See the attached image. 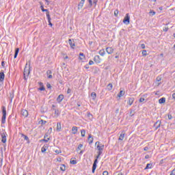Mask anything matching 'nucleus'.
Wrapping results in <instances>:
<instances>
[{
  "mask_svg": "<svg viewBox=\"0 0 175 175\" xmlns=\"http://www.w3.org/2000/svg\"><path fill=\"white\" fill-rule=\"evenodd\" d=\"M55 152L56 154H61V150H56L55 151Z\"/></svg>",
  "mask_w": 175,
  "mask_h": 175,
  "instance_id": "052dcab7",
  "label": "nucleus"
},
{
  "mask_svg": "<svg viewBox=\"0 0 175 175\" xmlns=\"http://www.w3.org/2000/svg\"><path fill=\"white\" fill-rule=\"evenodd\" d=\"M53 74V72L50 70H48L46 71V75L48 76V79H53V75H51Z\"/></svg>",
  "mask_w": 175,
  "mask_h": 175,
  "instance_id": "dca6fc26",
  "label": "nucleus"
},
{
  "mask_svg": "<svg viewBox=\"0 0 175 175\" xmlns=\"http://www.w3.org/2000/svg\"><path fill=\"white\" fill-rule=\"evenodd\" d=\"M85 69H90V66H89L88 64H86V65L85 66Z\"/></svg>",
  "mask_w": 175,
  "mask_h": 175,
  "instance_id": "69168bd1",
  "label": "nucleus"
},
{
  "mask_svg": "<svg viewBox=\"0 0 175 175\" xmlns=\"http://www.w3.org/2000/svg\"><path fill=\"white\" fill-rule=\"evenodd\" d=\"M5 80V73L3 72H0V81H3Z\"/></svg>",
  "mask_w": 175,
  "mask_h": 175,
  "instance_id": "f3484780",
  "label": "nucleus"
},
{
  "mask_svg": "<svg viewBox=\"0 0 175 175\" xmlns=\"http://www.w3.org/2000/svg\"><path fill=\"white\" fill-rule=\"evenodd\" d=\"M22 137L24 138L25 140H26L27 142H29V138L28 137V136L24 135V134H21Z\"/></svg>",
  "mask_w": 175,
  "mask_h": 175,
  "instance_id": "7c9ffc66",
  "label": "nucleus"
},
{
  "mask_svg": "<svg viewBox=\"0 0 175 175\" xmlns=\"http://www.w3.org/2000/svg\"><path fill=\"white\" fill-rule=\"evenodd\" d=\"M114 16L115 17H117V16H118V10H116L114 11Z\"/></svg>",
  "mask_w": 175,
  "mask_h": 175,
  "instance_id": "c03bdc74",
  "label": "nucleus"
},
{
  "mask_svg": "<svg viewBox=\"0 0 175 175\" xmlns=\"http://www.w3.org/2000/svg\"><path fill=\"white\" fill-rule=\"evenodd\" d=\"M53 110H54L55 114V116H57V117L59 116V114H61V111H59V109H53Z\"/></svg>",
  "mask_w": 175,
  "mask_h": 175,
  "instance_id": "aec40b11",
  "label": "nucleus"
},
{
  "mask_svg": "<svg viewBox=\"0 0 175 175\" xmlns=\"http://www.w3.org/2000/svg\"><path fill=\"white\" fill-rule=\"evenodd\" d=\"M130 20H131V16H129V14H126V16L123 20L124 24H126V25H129V23H131Z\"/></svg>",
  "mask_w": 175,
  "mask_h": 175,
  "instance_id": "f03ea898",
  "label": "nucleus"
},
{
  "mask_svg": "<svg viewBox=\"0 0 175 175\" xmlns=\"http://www.w3.org/2000/svg\"><path fill=\"white\" fill-rule=\"evenodd\" d=\"M142 49H146V45L144 44H141Z\"/></svg>",
  "mask_w": 175,
  "mask_h": 175,
  "instance_id": "e2e57ef3",
  "label": "nucleus"
},
{
  "mask_svg": "<svg viewBox=\"0 0 175 175\" xmlns=\"http://www.w3.org/2000/svg\"><path fill=\"white\" fill-rule=\"evenodd\" d=\"M89 65H94V61L90 60Z\"/></svg>",
  "mask_w": 175,
  "mask_h": 175,
  "instance_id": "bf43d9fd",
  "label": "nucleus"
},
{
  "mask_svg": "<svg viewBox=\"0 0 175 175\" xmlns=\"http://www.w3.org/2000/svg\"><path fill=\"white\" fill-rule=\"evenodd\" d=\"M83 57V58H84V53H79V59H83V57Z\"/></svg>",
  "mask_w": 175,
  "mask_h": 175,
  "instance_id": "79ce46f5",
  "label": "nucleus"
},
{
  "mask_svg": "<svg viewBox=\"0 0 175 175\" xmlns=\"http://www.w3.org/2000/svg\"><path fill=\"white\" fill-rule=\"evenodd\" d=\"M72 135H76V133H77V126H72Z\"/></svg>",
  "mask_w": 175,
  "mask_h": 175,
  "instance_id": "412c9836",
  "label": "nucleus"
},
{
  "mask_svg": "<svg viewBox=\"0 0 175 175\" xmlns=\"http://www.w3.org/2000/svg\"><path fill=\"white\" fill-rule=\"evenodd\" d=\"M21 115L23 116L25 118H26V117H28V111L26 109H22Z\"/></svg>",
  "mask_w": 175,
  "mask_h": 175,
  "instance_id": "4468645a",
  "label": "nucleus"
},
{
  "mask_svg": "<svg viewBox=\"0 0 175 175\" xmlns=\"http://www.w3.org/2000/svg\"><path fill=\"white\" fill-rule=\"evenodd\" d=\"M1 142L6 143V133L3 132L1 133Z\"/></svg>",
  "mask_w": 175,
  "mask_h": 175,
  "instance_id": "20e7f679",
  "label": "nucleus"
},
{
  "mask_svg": "<svg viewBox=\"0 0 175 175\" xmlns=\"http://www.w3.org/2000/svg\"><path fill=\"white\" fill-rule=\"evenodd\" d=\"M88 141H89V144H92V143H94V137H92V135L91 134L88 135Z\"/></svg>",
  "mask_w": 175,
  "mask_h": 175,
  "instance_id": "2eb2a0df",
  "label": "nucleus"
},
{
  "mask_svg": "<svg viewBox=\"0 0 175 175\" xmlns=\"http://www.w3.org/2000/svg\"><path fill=\"white\" fill-rule=\"evenodd\" d=\"M81 148H83V144H80L77 147V150H81Z\"/></svg>",
  "mask_w": 175,
  "mask_h": 175,
  "instance_id": "49530a36",
  "label": "nucleus"
},
{
  "mask_svg": "<svg viewBox=\"0 0 175 175\" xmlns=\"http://www.w3.org/2000/svg\"><path fill=\"white\" fill-rule=\"evenodd\" d=\"M46 88H49V89L51 88V84H50L49 83H46Z\"/></svg>",
  "mask_w": 175,
  "mask_h": 175,
  "instance_id": "8fccbe9b",
  "label": "nucleus"
},
{
  "mask_svg": "<svg viewBox=\"0 0 175 175\" xmlns=\"http://www.w3.org/2000/svg\"><path fill=\"white\" fill-rule=\"evenodd\" d=\"M1 66H3V67L5 66V62H1Z\"/></svg>",
  "mask_w": 175,
  "mask_h": 175,
  "instance_id": "338daca9",
  "label": "nucleus"
},
{
  "mask_svg": "<svg viewBox=\"0 0 175 175\" xmlns=\"http://www.w3.org/2000/svg\"><path fill=\"white\" fill-rule=\"evenodd\" d=\"M94 61L96 64H100V57L99 55L94 56Z\"/></svg>",
  "mask_w": 175,
  "mask_h": 175,
  "instance_id": "0eeeda50",
  "label": "nucleus"
},
{
  "mask_svg": "<svg viewBox=\"0 0 175 175\" xmlns=\"http://www.w3.org/2000/svg\"><path fill=\"white\" fill-rule=\"evenodd\" d=\"M124 95H125V92H124L123 90H120L119 94H118V96L119 98H121V96H124Z\"/></svg>",
  "mask_w": 175,
  "mask_h": 175,
  "instance_id": "393cba45",
  "label": "nucleus"
},
{
  "mask_svg": "<svg viewBox=\"0 0 175 175\" xmlns=\"http://www.w3.org/2000/svg\"><path fill=\"white\" fill-rule=\"evenodd\" d=\"M170 175H175V168L171 172Z\"/></svg>",
  "mask_w": 175,
  "mask_h": 175,
  "instance_id": "5fc2aeb1",
  "label": "nucleus"
},
{
  "mask_svg": "<svg viewBox=\"0 0 175 175\" xmlns=\"http://www.w3.org/2000/svg\"><path fill=\"white\" fill-rule=\"evenodd\" d=\"M151 166H152V164L148 163L145 167V170H147V169H151Z\"/></svg>",
  "mask_w": 175,
  "mask_h": 175,
  "instance_id": "c9c22d12",
  "label": "nucleus"
},
{
  "mask_svg": "<svg viewBox=\"0 0 175 175\" xmlns=\"http://www.w3.org/2000/svg\"><path fill=\"white\" fill-rule=\"evenodd\" d=\"M40 91H45L46 88H44V86H41L40 88H39Z\"/></svg>",
  "mask_w": 175,
  "mask_h": 175,
  "instance_id": "a18cd8bd",
  "label": "nucleus"
},
{
  "mask_svg": "<svg viewBox=\"0 0 175 175\" xmlns=\"http://www.w3.org/2000/svg\"><path fill=\"white\" fill-rule=\"evenodd\" d=\"M88 2H89V6L90 7V8H92V0H88Z\"/></svg>",
  "mask_w": 175,
  "mask_h": 175,
  "instance_id": "de8ad7c7",
  "label": "nucleus"
},
{
  "mask_svg": "<svg viewBox=\"0 0 175 175\" xmlns=\"http://www.w3.org/2000/svg\"><path fill=\"white\" fill-rule=\"evenodd\" d=\"M49 135H47V134H45L44 137V139H42L43 142H45V143H47L49 140L50 138H47Z\"/></svg>",
  "mask_w": 175,
  "mask_h": 175,
  "instance_id": "a878e982",
  "label": "nucleus"
},
{
  "mask_svg": "<svg viewBox=\"0 0 175 175\" xmlns=\"http://www.w3.org/2000/svg\"><path fill=\"white\" fill-rule=\"evenodd\" d=\"M2 113L3 116L1 118V124H5V122H6V107H2Z\"/></svg>",
  "mask_w": 175,
  "mask_h": 175,
  "instance_id": "f257e3e1",
  "label": "nucleus"
},
{
  "mask_svg": "<svg viewBox=\"0 0 175 175\" xmlns=\"http://www.w3.org/2000/svg\"><path fill=\"white\" fill-rule=\"evenodd\" d=\"M149 13L150 14H152V16H155L156 14V12L154 10H150Z\"/></svg>",
  "mask_w": 175,
  "mask_h": 175,
  "instance_id": "37998d69",
  "label": "nucleus"
},
{
  "mask_svg": "<svg viewBox=\"0 0 175 175\" xmlns=\"http://www.w3.org/2000/svg\"><path fill=\"white\" fill-rule=\"evenodd\" d=\"M103 152V150H98V155H102Z\"/></svg>",
  "mask_w": 175,
  "mask_h": 175,
  "instance_id": "13d9d810",
  "label": "nucleus"
},
{
  "mask_svg": "<svg viewBox=\"0 0 175 175\" xmlns=\"http://www.w3.org/2000/svg\"><path fill=\"white\" fill-rule=\"evenodd\" d=\"M98 54H100V55L103 57L105 55V54H106V52L105 51V49H101L99 51Z\"/></svg>",
  "mask_w": 175,
  "mask_h": 175,
  "instance_id": "cd10ccee",
  "label": "nucleus"
},
{
  "mask_svg": "<svg viewBox=\"0 0 175 175\" xmlns=\"http://www.w3.org/2000/svg\"><path fill=\"white\" fill-rule=\"evenodd\" d=\"M124 137H125V133L122 131L120 135L118 140H124Z\"/></svg>",
  "mask_w": 175,
  "mask_h": 175,
  "instance_id": "a211bd4d",
  "label": "nucleus"
},
{
  "mask_svg": "<svg viewBox=\"0 0 175 175\" xmlns=\"http://www.w3.org/2000/svg\"><path fill=\"white\" fill-rule=\"evenodd\" d=\"M107 88L108 91H111V90H113V84L109 83L107 86Z\"/></svg>",
  "mask_w": 175,
  "mask_h": 175,
  "instance_id": "bb28decb",
  "label": "nucleus"
},
{
  "mask_svg": "<svg viewBox=\"0 0 175 175\" xmlns=\"http://www.w3.org/2000/svg\"><path fill=\"white\" fill-rule=\"evenodd\" d=\"M128 99V105H129V106H132V105H133V102H135V98L132 97H129Z\"/></svg>",
  "mask_w": 175,
  "mask_h": 175,
  "instance_id": "9b49d317",
  "label": "nucleus"
},
{
  "mask_svg": "<svg viewBox=\"0 0 175 175\" xmlns=\"http://www.w3.org/2000/svg\"><path fill=\"white\" fill-rule=\"evenodd\" d=\"M96 148L98 151H103V149L105 148V145L102 144H100V145H97Z\"/></svg>",
  "mask_w": 175,
  "mask_h": 175,
  "instance_id": "f8f14e48",
  "label": "nucleus"
},
{
  "mask_svg": "<svg viewBox=\"0 0 175 175\" xmlns=\"http://www.w3.org/2000/svg\"><path fill=\"white\" fill-rule=\"evenodd\" d=\"M144 100H146V99L144 98H139L140 103H143Z\"/></svg>",
  "mask_w": 175,
  "mask_h": 175,
  "instance_id": "603ef678",
  "label": "nucleus"
},
{
  "mask_svg": "<svg viewBox=\"0 0 175 175\" xmlns=\"http://www.w3.org/2000/svg\"><path fill=\"white\" fill-rule=\"evenodd\" d=\"M46 17L48 19L49 25H50V27H53V23H51V17H50V14L47 13Z\"/></svg>",
  "mask_w": 175,
  "mask_h": 175,
  "instance_id": "ddd939ff",
  "label": "nucleus"
},
{
  "mask_svg": "<svg viewBox=\"0 0 175 175\" xmlns=\"http://www.w3.org/2000/svg\"><path fill=\"white\" fill-rule=\"evenodd\" d=\"M20 51V49L18 48H16L15 49V53H14V58L16 59L17 58V55H18V52Z\"/></svg>",
  "mask_w": 175,
  "mask_h": 175,
  "instance_id": "4be33fe9",
  "label": "nucleus"
},
{
  "mask_svg": "<svg viewBox=\"0 0 175 175\" xmlns=\"http://www.w3.org/2000/svg\"><path fill=\"white\" fill-rule=\"evenodd\" d=\"M167 117H168V120H172L173 118V117L172 116V114L170 113H168Z\"/></svg>",
  "mask_w": 175,
  "mask_h": 175,
  "instance_id": "09e8293b",
  "label": "nucleus"
},
{
  "mask_svg": "<svg viewBox=\"0 0 175 175\" xmlns=\"http://www.w3.org/2000/svg\"><path fill=\"white\" fill-rule=\"evenodd\" d=\"M40 9H41L42 12H46V15H47V13H48V14H50V12H49V10L44 9L43 5L40 6Z\"/></svg>",
  "mask_w": 175,
  "mask_h": 175,
  "instance_id": "b1692460",
  "label": "nucleus"
},
{
  "mask_svg": "<svg viewBox=\"0 0 175 175\" xmlns=\"http://www.w3.org/2000/svg\"><path fill=\"white\" fill-rule=\"evenodd\" d=\"M70 92H72V89L68 88L67 90V94H70Z\"/></svg>",
  "mask_w": 175,
  "mask_h": 175,
  "instance_id": "4d7b16f0",
  "label": "nucleus"
},
{
  "mask_svg": "<svg viewBox=\"0 0 175 175\" xmlns=\"http://www.w3.org/2000/svg\"><path fill=\"white\" fill-rule=\"evenodd\" d=\"M163 31H164V32H167V31H169V27H164Z\"/></svg>",
  "mask_w": 175,
  "mask_h": 175,
  "instance_id": "3c124183",
  "label": "nucleus"
},
{
  "mask_svg": "<svg viewBox=\"0 0 175 175\" xmlns=\"http://www.w3.org/2000/svg\"><path fill=\"white\" fill-rule=\"evenodd\" d=\"M172 98H173V99H175V93H173V94H172Z\"/></svg>",
  "mask_w": 175,
  "mask_h": 175,
  "instance_id": "774afa93",
  "label": "nucleus"
},
{
  "mask_svg": "<svg viewBox=\"0 0 175 175\" xmlns=\"http://www.w3.org/2000/svg\"><path fill=\"white\" fill-rule=\"evenodd\" d=\"M142 55H143L144 57H146V55H147V51L143 50V51H142Z\"/></svg>",
  "mask_w": 175,
  "mask_h": 175,
  "instance_id": "a19ab883",
  "label": "nucleus"
},
{
  "mask_svg": "<svg viewBox=\"0 0 175 175\" xmlns=\"http://www.w3.org/2000/svg\"><path fill=\"white\" fill-rule=\"evenodd\" d=\"M87 116H88V118H90V120H92L93 116L91 114L90 112H88Z\"/></svg>",
  "mask_w": 175,
  "mask_h": 175,
  "instance_id": "4c0bfd02",
  "label": "nucleus"
},
{
  "mask_svg": "<svg viewBox=\"0 0 175 175\" xmlns=\"http://www.w3.org/2000/svg\"><path fill=\"white\" fill-rule=\"evenodd\" d=\"M81 135L82 137H84L85 136V130L82 129L81 131Z\"/></svg>",
  "mask_w": 175,
  "mask_h": 175,
  "instance_id": "473e14b6",
  "label": "nucleus"
},
{
  "mask_svg": "<svg viewBox=\"0 0 175 175\" xmlns=\"http://www.w3.org/2000/svg\"><path fill=\"white\" fill-rule=\"evenodd\" d=\"M23 76H24L25 80L28 79V77L29 76V69H27V67L25 68Z\"/></svg>",
  "mask_w": 175,
  "mask_h": 175,
  "instance_id": "7ed1b4c3",
  "label": "nucleus"
},
{
  "mask_svg": "<svg viewBox=\"0 0 175 175\" xmlns=\"http://www.w3.org/2000/svg\"><path fill=\"white\" fill-rule=\"evenodd\" d=\"M94 164L98 165V159H96L93 163Z\"/></svg>",
  "mask_w": 175,
  "mask_h": 175,
  "instance_id": "680f3d73",
  "label": "nucleus"
},
{
  "mask_svg": "<svg viewBox=\"0 0 175 175\" xmlns=\"http://www.w3.org/2000/svg\"><path fill=\"white\" fill-rule=\"evenodd\" d=\"M68 43L70 44L71 49H75V46H76V44H75V40H73L72 39H69Z\"/></svg>",
  "mask_w": 175,
  "mask_h": 175,
  "instance_id": "1a4fd4ad",
  "label": "nucleus"
},
{
  "mask_svg": "<svg viewBox=\"0 0 175 175\" xmlns=\"http://www.w3.org/2000/svg\"><path fill=\"white\" fill-rule=\"evenodd\" d=\"M165 102H166V98L164 97L159 100V103H160V105H162V103H165Z\"/></svg>",
  "mask_w": 175,
  "mask_h": 175,
  "instance_id": "5701e85b",
  "label": "nucleus"
},
{
  "mask_svg": "<svg viewBox=\"0 0 175 175\" xmlns=\"http://www.w3.org/2000/svg\"><path fill=\"white\" fill-rule=\"evenodd\" d=\"M103 175H109V172H107V171H104V172H103Z\"/></svg>",
  "mask_w": 175,
  "mask_h": 175,
  "instance_id": "864d4df0",
  "label": "nucleus"
},
{
  "mask_svg": "<svg viewBox=\"0 0 175 175\" xmlns=\"http://www.w3.org/2000/svg\"><path fill=\"white\" fill-rule=\"evenodd\" d=\"M46 151H47V148H46V146H43L42 148H41V152H46Z\"/></svg>",
  "mask_w": 175,
  "mask_h": 175,
  "instance_id": "58836bf2",
  "label": "nucleus"
},
{
  "mask_svg": "<svg viewBox=\"0 0 175 175\" xmlns=\"http://www.w3.org/2000/svg\"><path fill=\"white\" fill-rule=\"evenodd\" d=\"M47 122L46 120H41L39 121V124H41V125H44L46 124Z\"/></svg>",
  "mask_w": 175,
  "mask_h": 175,
  "instance_id": "72a5a7b5",
  "label": "nucleus"
},
{
  "mask_svg": "<svg viewBox=\"0 0 175 175\" xmlns=\"http://www.w3.org/2000/svg\"><path fill=\"white\" fill-rule=\"evenodd\" d=\"M70 163H71V165H76L77 163V160H70Z\"/></svg>",
  "mask_w": 175,
  "mask_h": 175,
  "instance_id": "f704fd0d",
  "label": "nucleus"
},
{
  "mask_svg": "<svg viewBox=\"0 0 175 175\" xmlns=\"http://www.w3.org/2000/svg\"><path fill=\"white\" fill-rule=\"evenodd\" d=\"M96 167H97V164H94L93 163L92 170V173H95V170H96Z\"/></svg>",
  "mask_w": 175,
  "mask_h": 175,
  "instance_id": "c756f323",
  "label": "nucleus"
},
{
  "mask_svg": "<svg viewBox=\"0 0 175 175\" xmlns=\"http://www.w3.org/2000/svg\"><path fill=\"white\" fill-rule=\"evenodd\" d=\"M85 2V0H81L79 3L78 4V10H80V9L83 8V6H84Z\"/></svg>",
  "mask_w": 175,
  "mask_h": 175,
  "instance_id": "423d86ee",
  "label": "nucleus"
},
{
  "mask_svg": "<svg viewBox=\"0 0 175 175\" xmlns=\"http://www.w3.org/2000/svg\"><path fill=\"white\" fill-rule=\"evenodd\" d=\"M133 116H135V111H133V109H131L130 117H133Z\"/></svg>",
  "mask_w": 175,
  "mask_h": 175,
  "instance_id": "ea45409f",
  "label": "nucleus"
},
{
  "mask_svg": "<svg viewBox=\"0 0 175 175\" xmlns=\"http://www.w3.org/2000/svg\"><path fill=\"white\" fill-rule=\"evenodd\" d=\"M61 128H62V126H61V122H57V129H56V131H57V132H61Z\"/></svg>",
  "mask_w": 175,
  "mask_h": 175,
  "instance_id": "6ab92c4d",
  "label": "nucleus"
},
{
  "mask_svg": "<svg viewBox=\"0 0 175 175\" xmlns=\"http://www.w3.org/2000/svg\"><path fill=\"white\" fill-rule=\"evenodd\" d=\"M57 103H61V102H62V100H64V95L63 94H60L58 96V97L57 98Z\"/></svg>",
  "mask_w": 175,
  "mask_h": 175,
  "instance_id": "6e6552de",
  "label": "nucleus"
},
{
  "mask_svg": "<svg viewBox=\"0 0 175 175\" xmlns=\"http://www.w3.org/2000/svg\"><path fill=\"white\" fill-rule=\"evenodd\" d=\"M93 3L94 4V6H96V3H98V0H93Z\"/></svg>",
  "mask_w": 175,
  "mask_h": 175,
  "instance_id": "6e6d98bb",
  "label": "nucleus"
},
{
  "mask_svg": "<svg viewBox=\"0 0 175 175\" xmlns=\"http://www.w3.org/2000/svg\"><path fill=\"white\" fill-rule=\"evenodd\" d=\"M106 52L107 54H113V53H114V49L111 47H107L106 48Z\"/></svg>",
  "mask_w": 175,
  "mask_h": 175,
  "instance_id": "9d476101",
  "label": "nucleus"
},
{
  "mask_svg": "<svg viewBox=\"0 0 175 175\" xmlns=\"http://www.w3.org/2000/svg\"><path fill=\"white\" fill-rule=\"evenodd\" d=\"M161 124H162V122H161V120H157L154 124V126L155 127V129H158V128H161Z\"/></svg>",
  "mask_w": 175,
  "mask_h": 175,
  "instance_id": "39448f33",
  "label": "nucleus"
},
{
  "mask_svg": "<svg viewBox=\"0 0 175 175\" xmlns=\"http://www.w3.org/2000/svg\"><path fill=\"white\" fill-rule=\"evenodd\" d=\"M91 96H92V99L93 100H95V99H96V93H95V92H92Z\"/></svg>",
  "mask_w": 175,
  "mask_h": 175,
  "instance_id": "c85d7f7f",
  "label": "nucleus"
},
{
  "mask_svg": "<svg viewBox=\"0 0 175 175\" xmlns=\"http://www.w3.org/2000/svg\"><path fill=\"white\" fill-rule=\"evenodd\" d=\"M144 151H148L149 148H148V146H146L144 148Z\"/></svg>",
  "mask_w": 175,
  "mask_h": 175,
  "instance_id": "0e129e2a",
  "label": "nucleus"
},
{
  "mask_svg": "<svg viewBox=\"0 0 175 175\" xmlns=\"http://www.w3.org/2000/svg\"><path fill=\"white\" fill-rule=\"evenodd\" d=\"M60 170H62V172H65V170H66V167L64 164L62 165V166L60 167Z\"/></svg>",
  "mask_w": 175,
  "mask_h": 175,
  "instance_id": "2f4dec72",
  "label": "nucleus"
},
{
  "mask_svg": "<svg viewBox=\"0 0 175 175\" xmlns=\"http://www.w3.org/2000/svg\"><path fill=\"white\" fill-rule=\"evenodd\" d=\"M162 80V77L161 76H158L156 79V81H157V83H159V81H161Z\"/></svg>",
  "mask_w": 175,
  "mask_h": 175,
  "instance_id": "e433bc0d",
  "label": "nucleus"
}]
</instances>
